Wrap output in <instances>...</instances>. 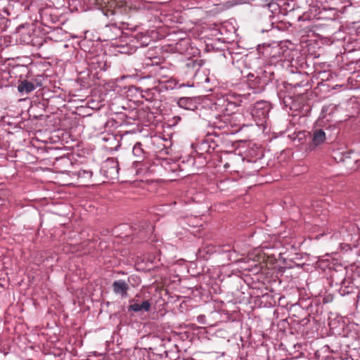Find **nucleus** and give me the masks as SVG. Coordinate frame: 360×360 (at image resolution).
<instances>
[{
	"label": "nucleus",
	"instance_id": "35",
	"mask_svg": "<svg viewBox=\"0 0 360 360\" xmlns=\"http://www.w3.org/2000/svg\"><path fill=\"white\" fill-rule=\"evenodd\" d=\"M43 78L41 76H38L34 79H32V83L34 85V89L42 86Z\"/></svg>",
	"mask_w": 360,
	"mask_h": 360
},
{
	"label": "nucleus",
	"instance_id": "7",
	"mask_svg": "<svg viewBox=\"0 0 360 360\" xmlns=\"http://www.w3.org/2000/svg\"><path fill=\"white\" fill-rule=\"evenodd\" d=\"M88 65L91 74L94 78L99 79L101 76L99 75L102 72H105L109 67L105 56L101 55L94 56L88 59Z\"/></svg>",
	"mask_w": 360,
	"mask_h": 360
},
{
	"label": "nucleus",
	"instance_id": "5",
	"mask_svg": "<svg viewBox=\"0 0 360 360\" xmlns=\"http://www.w3.org/2000/svg\"><path fill=\"white\" fill-rule=\"evenodd\" d=\"M111 20L114 21V22L108 24L100 29L99 39L103 41L115 40L122 34L121 28L117 26V23L122 22V21L115 18H111Z\"/></svg>",
	"mask_w": 360,
	"mask_h": 360
},
{
	"label": "nucleus",
	"instance_id": "17",
	"mask_svg": "<svg viewBox=\"0 0 360 360\" xmlns=\"http://www.w3.org/2000/svg\"><path fill=\"white\" fill-rule=\"evenodd\" d=\"M248 77V85L250 88L254 90V93H259L263 91L268 84V82L265 78H262L258 76L255 77V75L252 74H249Z\"/></svg>",
	"mask_w": 360,
	"mask_h": 360
},
{
	"label": "nucleus",
	"instance_id": "33",
	"mask_svg": "<svg viewBox=\"0 0 360 360\" xmlns=\"http://www.w3.org/2000/svg\"><path fill=\"white\" fill-rule=\"evenodd\" d=\"M222 252L225 255L228 260L232 261V257L236 254L230 246H224L222 249Z\"/></svg>",
	"mask_w": 360,
	"mask_h": 360
},
{
	"label": "nucleus",
	"instance_id": "28",
	"mask_svg": "<svg viewBox=\"0 0 360 360\" xmlns=\"http://www.w3.org/2000/svg\"><path fill=\"white\" fill-rule=\"evenodd\" d=\"M352 0H328L326 5H324L323 11L338 9V7L344 4H352Z\"/></svg>",
	"mask_w": 360,
	"mask_h": 360
},
{
	"label": "nucleus",
	"instance_id": "16",
	"mask_svg": "<svg viewBox=\"0 0 360 360\" xmlns=\"http://www.w3.org/2000/svg\"><path fill=\"white\" fill-rule=\"evenodd\" d=\"M136 89L137 91H140L141 98H144L147 101L152 103L160 101V90H158L157 86L148 89H143L142 87L139 86L136 87Z\"/></svg>",
	"mask_w": 360,
	"mask_h": 360
},
{
	"label": "nucleus",
	"instance_id": "18",
	"mask_svg": "<svg viewBox=\"0 0 360 360\" xmlns=\"http://www.w3.org/2000/svg\"><path fill=\"white\" fill-rule=\"evenodd\" d=\"M71 176H77L79 183L83 186L93 185V172L91 169H79L71 172Z\"/></svg>",
	"mask_w": 360,
	"mask_h": 360
},
{
	"label": "nucleus",
	"instance_id": "31",
	"mask_svg": "<svg viewBox=\"0 0 360 360\" xmlns=\"http://www.w3.org/2000/svg\"><path fill=\"white\" fill-rule=\"evenodd\" d=\"M317 265L323 270L326 269H332L334 266V264L330 259H319L317 262Z\"/></svg>",
	"mask_w": 360,
	"mask_h": 360
},
{
	"label": "nucleus",
	"instance_id": "6",
	"mask_svg": "<svg viewBox=\"0 0 360 360\" xmlns=\"http://www.w3.org/2000/svg\"><path fill=\"white\" fill-rule=\"evenodd\" d=\"M108 4V8L103 11V15L108 18L118 19L120 15L127 13L129 8L128 3L123 0H110Z\"/></svg>",
	"mask_w": 360,
	"mask_h": 360
},
{
	"label": "nucleus",
	"instance_id": "38",
	"mask_svg": "<svg viewBox=\"0 0 360 360\" xmlns=\"http://www.w3.org/2000/svg\"><path fill=\"white\" fill-rule=\"evenodd\" d=\"M57 161H62V162H64L65 163H69L70 162V160L65 157H60L59 159L57 160Z\"/></svg>",
	"mask_w": 360,
	"mask_h": 360
},
{
	"label": "nucleus",
	"instance_id": "30",
	"mask_svg": "<svg viewBox=\"0 0 360 360\" xmlns=\"http://www.w3.org/2000/svg\"><path fill=\"white\" fill-rule=\"evenodd\" d=\"M326 134L323 129H316L313 133L312 144L317 146L326 141Z\"/></svg>",
	"mask_w": 360,
	"mask_h": 360
},
{
	"label": "nucleus",
	"instance_id": "21",
	"mask_svg": "<svg viewBox=\"0 0 360 360\" xmlns=\"http://www.w3.org/2000/svg\"><path fill=\"white\" fill-rule=\"evenodd\" d=\"M344 105L345 103H330L325 105L322 107L321 115L323 118H326L328 116H333L336 112L343 110Z\"/></svg>",
	"mask_w": 360,
	"mask_h": 360
},
{
	"label": "nucleus",
	"instance_id": "10",
	"mask_svg": "<svg viewBox=\"0 0 360 360\" xmlns=\"http://www.w3.org/2000/svg\"><path fill=\"white\" fill-rule=\"evenodd\" d=\"M200 65H204L203 60L189 57L183 62L181 71L186 77L192 79L197 71L200 69Z\"/></svg>",
	"mask_w": 360,
	"mask_h": 360
},
{
	"label": "nucleus",
	"instance_id": "9",
	"mask_svg": "<svg viewBox=\"0 0 360 360\" xmlns=\"http://www.w3.org/2000/svg\"><path fill=\"white\" fill-rule=\"evenodd\" d=\"M209 154L202 151L200 153L190 155L182 158L181 163L186 167H196L198 169L205 167L207 162V156Z\"/></svg>",
	"mask_w": 360,
	"mask_h": 360
},
{
	"label": "nucleus",
	"instance_id": "25",
	"mask_svg": "<svg viewBox=\"0 0 360 360\" xmlns=\"http://www.w3.org/2000/svg\"><path fill=\"white\" fill-rule=\"evenodd\" d=\"M40 18L43 25L51 27V24H55L58 21L56 15H52L49 10H42L40 13Z\"/></svg>",
	"mask_w": 360,
	"mask_h": 360
},
{
	"label": "nucleus",
	"instance_id": "3",
	"mask_svg": "<svg viewBox=\"0 0 360 360\" xmlns=\"http://www.w3.org/2000/svg\"><path fill=\"white\" fill-rule=\"evenodd\" d=\"M271 108V103L266 101H259L254 103L251 115L257 125L262 126L266 122Z\"/></svg>",
	"mask_w": 360,
	"mask_h": 360
},
{
	"label": "nucleus",
	"instance_id": "24",
	"mask_svg": "<svg viewBox=\"0 0 360 360\" xmlns=\"http://www.w3.org/2000/svg\"><path fill=\"white\" fill-rule=\"evenodd\" d=\"M357 288L354 285L350 278H344L340 282L339 292L342 296L355 293Z\"/></svg>",
	"mask_w": 360,
	"mask_h": 360
},
{
	"label": "nucleus",
	"instance_id": "36",
	"mask_svg": "<svg viewBox=\"0 0 360 360\" xmlns=\"http://www.w3.org/2000/svg\"><path fill=\"white\" fill-rule=\"evenodd\" d=\"M264 8L266 9L269 12L273 13L274 11H276L278 9V4L274 2H271L267 4Z\"/></svg>",
	"mask_w": 360,
	"mask_h": 360
},
{
	"label": "nucleus",
	"instance_id": "22",
	"mask_svg": "<svg viewBox=\"0 0 360 360\" xmlns=\"http://www.w3.org/2000/svg\"><path fill=\"white\" fill-rule=\"evenodd\" d=\"M113 292L116 295H120L122 297H127L128 295V290L129 286L124 280H117L112 283V285Z\"/></svg>",
	"mask_w": 360,
	"mask_h": 360
},
{
	"label": "nucleus",
	"instance_id": "1",
	"mask_svg": "<svg viewBox=\"0 0 360 360\" xmlns=\"http://www.w3.org/2000/svg\"><path fill=\"white\" fill-rule=\"evenodd\" d=\"M16 41L23 45H31L40 48L45 39L39 30H35L33 25H20L17 27Z\"/></svg>",
	"mask_w": 360,
	"mask_h": 360
},
{
	"label": "nucleus",
	"instance_id": "14",
	"mask_svg": "<svg viewBox=\"0 0 360 360\" xmlns=\"http://www.w3.org/2000/svg\"><path fill=\"white\" fill-rule=\"evenodd\" d=\"M219 141L220 138L218 135L208 133L200 143L199 148L201 151L210 154L219 146Z\"/></svg>",
	"mask_w": 360,
	"mask_h": 360
},
{
	"label": "nucleus",
	"instance_id": "26",
	"mask_svg": "<svg viewBox=\"0 0 360 360\" xmlns=\"http://www.w3.org/2000/svg\"><path fill=\"white\" fill-rule=\"evenodd\" d=\"M192 79H193L197 84H202L210 82L207 70L203 68V65H200V69L197 71L196 74L192 77Z\"/></svg>",
	"mask_w": 360,
	"mask_h": 360
},
{
	"label": "nucleus",
	"instance_id": "15",
	"mask_svg": "<svg viewBox=\"0 0 360 360\" xmlns=\"http://www.w3.org/2000/svg\"><path fill=\"white\" fill-rule=\"evenodd\" d=\"M172 50L183 55H191L193 53V48L191 46V39L189 38H181L177 42L172 45Z\"/></svg>",
	"mask_w": 360,
	"mask_h": 360
},
{
	"label": "nucleus",
	"instance_id": "27",
	"mask_svg": "<svg viewBox=\"0 0 360 360\" xmlns=\"http://www.w3.org/2000/svg\"><path fill=\"white\" fill-rule=\"evenodd\" d=\"M150 309V303L148 300H144L141 302V304L138 303H131L128 307V311H132L134 312H139L140 311H143L148 312Z\"/></svg>",
	"mask_w": 360,
	"mask_h": 360
},
{
	"label": "nucleus",
	"instance_id": "34",
	"mask_svg": "<svg viewBox=\"0 0 360 360\" xmlns=\"http://www.w3.org/2000/svg\"><path fill=\"white\" fill-rule=\"evenodd\" d=\"M328 0H315V6L318 8L319 13L323 10L324 5H326Z\"/></svg>",
	"mask_w": 360,
	"mask_h": 360
},
{
	"label": "nucleus",
	"instance_id": "2",
	"mask_svg": "<svg viewBox=\"0 0 360 360\" xmlns=\"http://www.w3.org/2000/svg\"><path fill=\"white\" fill-rule=\"evenodd\" d=\"M132 153L136 158L132 164L136 174L145 175L149 169L148 153L144 149L141 142H136L133 147Z\"/></svg>",
	"mask_w": 360,
	"mask_h": 360
},
{
	"label": "nucleus",
	"instance_id": "12",
	"mask_svg": "<svg viewBox=\"0 0 360 360\" xmlns=\"http://www.w3.org/2000/svg\"><path fill=\"white\" fill-rule=\"evenodd\" d=\"M223 114L214 115L209 120V125L214 129H225L226 133L229 131V123L231 122V117H230V113L226 111H221Z\"/></svg>",
	"mask_w": 360,
	"mask_h": 360
},
{
	"label": "nucleus",
	"instance_id": "37",
	"mask_svg": "<svg viewBox=\"0 0 360 360\" xmlns=\"http://www.w3.org/2000/svg\"><path fill=\"white\" fill-rule=\"evenodd\" d=\"M205 319V315H200L197 317V321L200 323H204V320Z\"/></svg>",
	"mask_w": 360,
	"mask_h": 360
},
{
	"label": "nucleus",
	"instance_id": "4",
	"mask_svg": "<svg viewBox=\"0 0 360 360\" xmlns=\"http://www.w3.org/2000/svg\"><path fill=\"white\" fill-rule=\"evenodd\" d=\"M261 52L264 57L269 58L271 63H276L286 59L288 50L285 46L274 44L264 45Z\"/></svg>",
	"mask_w": 360,
	"mask_h": 360
},
{
	"label": "nucleus",
	"instance_id": "8",
	"mask_svg": "<svg viewBox=\"0 0 360 360\" xmlns=\"http://www.w3.org/2000/svg\"><path fill=\"white\" fill-rule=\"evenodd\" d=\"M242 100L240 95L227 94L221 98H219L216 105L221 106V111H226L228 113L234 112L233 110L240 105Z\"/></svg>",
	"mask_w": 360,
	"mask_h": 360
},
{
	"label": "nucleus",
	"instance_id": "20",
	"mask_svg": "<svg viewBox=\"0 0 360 360\" xmlns=\"http://www.w3.org/2000/svg\"><path fill=\"white\" fill-rule=\"evenodd\" d=\"M230 117H231V122L229 123V127H231L232 128H235L232 132L233 131H239L245 127H248L252 125V124H248L243 122V115L240 113H230Z\"/></svg>",
	"mask_w": 360,
	"mask_h": 360
},
{
	"label": "nucleus",
	"instance_id": "39",
	"mask_svg": "<svg viewBox=\"0 0 360 360\" xmlns=\"http://www.w3.org/2000/svg\"><path fill=\"white\" fill-rule=\"evenodd\" d=\"M178 166L179 167L180 170H181V171H183V170H184L186 169L185 167H182V166L180 165H179Z\"/></svg>",
	"mask_w": 360,
	"mask_h": 360
},
{
	"label": "nucleus",
	"instance_id": "19",
	"mask_svg": "<svg viewBox=\"0 0 360 360\" xmlns=\"http://www.w3.org/2000/svg\"><path fill=\"white\" fill-rule=\"evenodd\" d=\"M177 104L181 108L192 111H195V110H198L200 107H202V104L198 103L195 98L191 97H181L179 98Z\"/></svg>",
	"mask_w": 360,
	"mask_h": 360
},
{
	"label": "nucleus",
	"instance_id": "13",
	"mask_svg": "<svg viewBox=\"0 0 360 360\" xmlns=\"http://www.w3.org/2000/svg\"><path fill=\"white\" fill-rule=\"evenodd\" d=\"M119 163L112 158H108L102 165L101 173L109 180H115L118 178Z\"/></svg>",
	"mask_w": 360,
	"mask_h": 360
},
{
	"label": "nucleus",
	"instance_id": "32",
	"mask_svg": "<svg viewBox=\"0 0 360 360\" xmlns=\"http://www.w3.org/2000/svg\"><path fill=\"white\" fill-rule=\"evenodd\" d=\"M18 68H13L10 70H2L0 72V78L1 79L8 80L9 77H12L13 76H17Z\"/></svg>",
	"mask_w": 360,
	"mask_h": 360
},
{
	"label": "nucleus",
	"instance_id": "23",
	"mask_svg": "<svg viewBox=\"0 0 360 360\" xmlns=\"http://www.w3.org/2000/svg\"><path fill=\"white\" fill-rule=\"evenodd\" d=\"M17 89L21 96L27 95L34 90V85L32 81L23 79L22 75L18 81Z\"/></svg>",
	"mask_w": 360,
	"mask_h": 360
},
{
	"label": "nucleus",
	"instance_id": "29",
	"mask_svg": "<svg viewBox=\"0 0 360 360\" xmlns=\"http://www.w3.org/2000/svg\"><path fill=\"white\" fill-rule=\"evenodd\" d=\"M159 84L160 90H173L176 89L178 86L177 81L173 78V77H170L165 80H162Z\"/></svg>",
	"mask_w": 360,
	"mask_h": 360
},
{
	"label": "nucleus",
	"instance_id": "11",
	"mask_svg": "<svg viewBox=\"0 0 360 360\" xmlns=\"http://www.w3.org/2000/svg\"><path fill=\"white\" fill-rule=\"evenodd\" d=\"M146 65H150L151 68L150 73L153 74L154 77H156L158 83L170 77H173V70L167 64L152 63L150 65L149 63H147Z\"/></svg>",
	"mask_w": 360,
	"mask_h": 360
}]
</instances>
